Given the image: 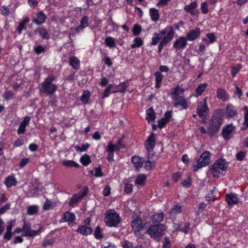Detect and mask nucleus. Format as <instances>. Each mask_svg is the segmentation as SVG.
I'll return each mask as SVG.
<instances>
[{"mask_svg":"<svg viewBox=\"0 0 248 248\" xmlns=\"http://www.w3.org/2000/svg\"><path fill=\"white\" fill-rule=\"evenodd\" d=\"M175 32L172 26H168L164 29L160 31L159 32H155L152 38L151 45L155 46L159 42L158 52L160 53L163 47L171 41L174 35Z\"/></svg>","mask_w":248,"mask_h":248,"instance_id":"1","label":"nucleus"},{"mask_svg":"<svg viewBox=\"0 0 248 248\" xmlns=\"http://www.w3.org/2000/svg\"><path fill=\"white\" fill-rule=\"evenodd\" d=\"M56 78L55 76H49L45 78V80L39 85V90L40 93H45L47 95L53 94L57 89V86L53 83Z\"/></svg>","mask_w":248,"mask_h":248,"instance_id":"2","label":"nucleus"},{"mask_svg":"<svg viewBox=\"0 0 248 248\" xmlns=\"http://www.w3.org/2000/svg\"><path fill=\"white\" fill-rule=\"evenodd\" d=\"M222 114L220 110L216 111L210 121V126L208 129L210 136L216 133L219 129L222 123Z\"/></svg>","mask_w":248,"mask_h":248,"instance_id":"3","label":"nucleus"},{"mask_svg":"<svg viewBox=\"0 0 248 248\" xmlns=\"http://www.w3.org/2000/svg\"><path fill=\"white\" fill-rule=\"evenodd\" d=\"M121 220L120 216L114 209H109L106 211L105 222L107 226L116 227Z\"/></svg>","mask_w":248,"mask_h":248,"instance_id":"4","label":"nucleus"},{"mask_svg":"<svg viewBox=\"0 0 248 248\" xmlns=\"http://www.w3.org/2000/svg\"><path fill=\"white\" fill-rule=\"evenodd\" d=\"M166 229L165 226L162 224L151 225L147 230V233L154 239L159 241L160 238L164 235Z\"/></svg>","mask_w":248,"mask_h":248,"instance_id":"5","label":"nucleus"},{"mask_svg":"<svg viewBox=\"0 0 248 248\" xmlns=\"http://www.w3.org/2000/svg\"><path fill=\"white\" fill-rule=\"evenodd\" d=\"M228 166L227 162L221 158L217 159L212 166L211 172L214 177H216L221 171L225 170Z\"/></svg>","mask_w":248,"mask_h":248,"instance_id":"6","label":"nucleus"},{"mask_svg":"<svg viewBox=\"0 0 248 248\" xmlns=\"http://www.w3.org/2000/svg\"><path fill=\"white\" fill-rule=\"evenodd\" d=\"M210 155L209 152L207 151L204 152L194 164V170L196 171L199 169L207 165L210 161Z\"/></svg>","mask_w":248,"mask_h":248,"instance_id":"7","label":"nucleus"},{"mask_svg":"<svg viewBox=\"0 0 248 248\" xmlns=\"http://www.w3.org/2000/svg\"><path fill=\"white\" fill-rule=\"evenodd\" d=\"M42 228L41 227L38 230H32L31 229V223L26 220H24L22 225V230H23L24 233L21 235V236L33 237L38 235L42 230Z\"/></svg>","mask_w":248,"mask_h":248,"instance_id":"8","label":"nucleus"},{"mask_svg":"<svg viewBox=\"0 0 248 248\" xmlns=\"http://www.w3.org/2000/svg\"><path fill=\"white\" fill-rule=\"evenodd\" d=\"M84 223V225L78 226L77 232L83 235L87 236L91 234L93 232V229L90 226L91 218L90 217L86 218Z\"/></svg>","mask_w":248,"mask_h":248,"instance_id":"9","label":"nucleus"},{"mask_svg":"<svg viewBox=\"0 0 248 248\" xmlns=\"http://www.w3.org/2000/svg\"><path fill=\"white\" fill-rule=\"evenodd\" d=\"M198 115L202 118L205 116L208 111V108L207 103V98H205L202 102H199L196 108Z\"/></svg>","mask_w":248,"mask_h":248,"instance_id":"10","label":"nucleus"},{"mask_svg":"<svg viewBox=\"0 0 248 248\" xmlns=\"http://www.w3.org/2000/svg\"><path fill=\"white\" fill-rule=\"evenodd\" d=\"M172 99L174 101L173 107L176 108H178L181 106L183 109H186L188 107V104L185 98L183 96H178L171 97Z\"/></svg>","mask_w":248,"mask_h":248,"instance_id":"11","label":"nucleus"},{"mask_svg":"<svg viewBox=\"0 0 248 248\" xmlns=\"http://www.w3.org/2000/svg\"><path fill=\"white\" fill-rule=\"evenodd\" d=\"M88 191V187H84L83 191L81 192L76 194L72 197H71L69 202V205L71 206H73L75 203L79 202L83 197L87 195Z\"/></svg>","mask_w":248,"mask_h":248,"instance_id":"12","label":"nucleus"},{"mask_svg":"<svg viewBox=\"0 0 248 248\" xmlns=\"http://www.w3.org/2000/svg\"><path fill=\"white\" fill-rule=\"evenodd\" d=\"M131 225L135 232H139L143 228L142 219L138 216H133Z\"/></svg>","mask_w":248,"mask_h":248,"instance_id":"13","label":"nucleus"},{"mask_svg":"<svg viewBox=\"0 0 248 248\" xmlns=\"http://www.w3.org/2000/svg\"><path fill=\"white\" fill-rule=\"evenodd\" d=\"M146 150L148 154H151L155 145V137L154 133H152L147 138L144 144Z\"/></svg>","mask_w":248,"mask_h":248,"instance_id":"14","label":"nucleus"},{"mask_svg":"<svg viewBox=\"0 0 248 248\" xmlns=\"http://www.w3.org/2000/svg\"><path fill=\"white\" fill-rule=\"evenodd\" d=\"M187 45V41L185 37L182 36L175 40L173 45V47L176 50H183Z\"/></svg>","mask_w":248,"mask_h":248,"instance_id":"15","label":"nucleus"},{"mask_svg":"<svg viewBox=\"0 0 248 248\" xmlns=\"http://www.w3.org/2000/svg\"><path fill=\"white\" fill-rule=\"evenodd\" d=\"M75 219L76 217L74 213L66 212L63 214V217L60 220V222H69V225L72 226L75 223Z\"/></svg>","mask_w":248,"mask_h":248,"instance_id":"16","label":"nucleus"},{"mask_svg":"<svg viewBox=\"0 0 248 248\" xmlns=\"http://www.w3.org/2000/svg\"><path fill=\"white\" fill-rule=\"evenodd\" d=\"M106 150L108 154V156L107 157V160L109 162L113 161L114 151H118L116 146L112 143V141H110L108 142Z\"/></svg>","mask_w":248,"mask_h":248,"instance_id":"17","label":"nucleus"},{"mask_svg":"<svg viewBox=\"0 0 248 248\" xmlns=\"http://www.w3.org/2000/svg\"><path fill=\"white\" fill-rule=\"evenodd\" d=\"M200 29L196 28L194 30L189 31L186 34V37L187 41H193L198 38L200 35Z\"/></svg>","mask_w":248,"mask_h":248,"instance_id":"18","label":"nucleus"},{"mask_svg":"<svg viewBox=\"0 0 248 248\" xmlns=\"http://www.w3.org/2000/svg\"><path fill=\"white\" fill-rule=\"evenodd\" d=\"M226 201L229 206H232L239 202L236 194L232 193L226 195Z\"/></svg>","mask_w":248,"mask_h":248,"instance_id":"19","label":"nucleus"},{"mask_svg":"<svg viewBox=\"0 0 248 248\" xmlns=\"http://www.w3.org/2000/svg\"><path fill=\"white\" fill-rule=\"evenodd\" d=\"M89 18L87 16H83L80 21V24L78 26L75 28L76 32H79L82 31L84 28L89 25Z\"/></svg>","mask_w":248,"mask_h":248,"instance_id":"20","label":"nucleus"},{"mask_svg":"<svg viewBox=\"0 0 248 248\" xmlns=\"http://www.w3.org/2000/svg\"><path fill=\"white\" fill-rule=\"evenodd\" d=\"M34 32L35 33H38L43 39L48 40L50 38V35L48 31L44 27H40L36 28L35 30H34Z\"/></svg>","mask_w":248,"mask_h":248,"instance_id":"21","label":"nucleus"},{"mask_svg":"<svg viewBox=\"0 0 248 248\" xmlns=\"http://www.w3.org/2000/svg\"><path fill=\"white\" fill-rule=\"evenodd\" d=\"M237 115V111L236 108L232 105H228L226 108V117L233 118Z\"/></svg>","mask_w":248,"mask_h":248,"instance_id":"22","label":"nucleus"},{"mask_svg":"<svg viewBox=\"0 0 248 248\" xmlns=\"http://www.w3.org/2000/svg\"><path fill=\"white\" fill-rule=\"evenodd\" d=\"M46 18V16L42 11H40L37 14L36 18L33 17L32 22L40 25L45 22Z\"/></svg>","mask_w":248,"mask_h":248,"instance_id":"23","label":"nucleus"},{"mask_svg":"<svg viewBox=\"0 0 248 248\" xmlns=\"http://www.w3.org/2000/svg\"><path fill=\"white\" fill-rule=\"evenodd\" d=\"M131 162L134 164L135 169L139 170L143 166L144 159L138 156H135L131 158Z\"/></svg>","mask_w":248,"mask_h":248,"instance_id":"24","label":"nucleus"},{"mask_svg":"<svg viewBox=\"0 0 248 248\" xmlns=\"http://www.w3.org/2000/svg\"><path fill=\"white\" fill-rule=\"evenodd\" d=\"M197 7V4L196 2H193L189 5H186L184 7V10L192 15H196L197 13V10L196 8Z\"/></svg>","mask_w":248,"mask_h":248,"instance_id":"25","label":"nucleus"},{"mask_svg":"<svg viewBox=\"0 0 248 248\" xmlns=\"http://www.w3.org/2000/svg\"><path fill=\"white\" fill-rule=\"evenodd\" d=\"M154 155V154H148L147 155L148 159L144 162V167L147 170H150L153 168V167L155 165V162L154 161H151L153 159V157Z\"/></svg>","mask_w":248,"mask_h":248,"instance_id":"26","label":"nucleus"},{"mask_svg":"<svg viewBox=\"0 0 248 248\" xmlns=\"http://www.w3.org/2000/svg\"><path fill=\"white\" fill-rule=\"evenodd\" d=\"M234 130V127L232 125H229L224 127L222 130V136L225 140H228L230 138V135Z\"/></svg>","mask_w":248,"mask_h":248,"instance_id":"27","label":"nucleus"},{"mask_svg":"<svg viewBox=\"0 0 248 248\" xmlns=\"http://www.w3.org/2000/svg\"><path fill=\"white\" fill-rule=\"evenodd\" d=\"M16 180L13 175L8 176L4 181V184L8 188L16 186Z\"/></svg>","mask_w":248,"mask_h":248,"instance_id":"28","label":"nucleus"},{"mask_svg":"<svg viewBox=\"0 0 248 248\" xmlns=\"http://www.w3.org/2000/svg\"><path fill=\"white\" fill-rule=\"evenodd\" d=\"M207 83H202L199 84L195 91L194 96L198 97L201 96L207 88Z\"/></svg>","mask_w":248,"mask_h":248,"instance_id":"29","label":"nucleus"},{"mask_svg":"<svg viewBox=\"0 0 248 248\" xmlns=\"http://www.w3.org/2000/svg\"><path fill=\"white\" fill-rule=\"evenodd\" d=\"M149 14L152 21L156 22L159 20L160 15L158 10L154 8H150L149 10Z\"/></svg>","mask_w":248,"mask_h":248,"instance_id":"30","label":"nucleus"},{"mask_svg":"<svg viewBox=\"0 0 248 248\" xmlns=\"http://www.w3.org/2000/svg\"><path fill=\"white\" fill-rule=\"evenodd\" d=\"M29 21L30 18L29 17L27 16L19 23L16 28V31L19 34H20L22 31L26 29V24Z\"/></svg>","mask_w":248,"mask_h":248,"instance_id":"31","label":"nucleus"},{"mask_svg":"<svg viewBox=\"0 0 248 248\" xmlns=\"http://www.w3.org/2000/svg\"><path fill=\"white\" fill-rule=\"evenodd\" d=\"M164 218V214L162 212L155 214L153 217V223L155 224H160L159 223L163 221Z\"/></svg>","mask_w":248,"mask_h":248,"instance_id":"32","label":"nucleus"},{"mask_svg":"<svg viewBox=\"0 0 248 248\" xmlns=\"http://www.w3.org/2000/svg\"><path fill=\"white\" fill-rule=\"evenodd\" d=\"M70 64L76 70L79 69L80 61L77 57L72 56L69 58Z\"/></svg>","mask_w":248,"mask_h":248,"instance_id":"33","label":"nucleus"},{"mask_svg":"<svg viewBox=\"0 0 248 248\" xmlns=\"http://www.w3.org/2000/svg\"><path fill=\"white\" fill-rule=\"evenodd\" d=\"M146 120L149 121H154L155 119V114L153 108H150L146 110Z\"/></svg>","mask_w":248,"mask_h":248,"instance_id":"34","label":"nucleus"},{"mask_svg":"<svg viewBox=\"0 0 248 248\" xmlns=\"http://www.w3.org/2000/svg\"><path fill=\"white\" fill-rule=\"evenodd\" d=\"M155 88L158 89L161 87L163 80V75L160 72H157L155 73Z\"/></svg>","mask_w":248,"mask_h":248,"instance_id":"35","label":"nucleus"},{"mask_svg":"<svg viewBox=\"0 0 248 248\" xmlns=\"http://www.w3.org/2000/svg\"><path fill=\"white\" fill-rule=\"evenodd\" d=\"M206 37L207 39H203V41H204L208 45L213 43L216 40V37L213 33H207Z\"/></svg>","mask_w":248,"mask_h":248,"instance_id":"36","label":"nucleus"},{"mask_svg":"<svg viewBox=\"0 0 248 248\" xmlns=\"http://www.w3.org/2000/svg\"><path fill=\"white\" fill-rule=\"evenodd\" d=\"M62 163L63 166L66 167L78 168L79 167V164L73 160H64L62 161Z\"/></svg>","mask_w":248,"mask_h":248,"instance_id":"37","label":"nucleus"},{"mask_svg":"<svg viewBox=\"0 0 248 248\" xmlns=\"http://www.w3.org/2000/svg\"><path fill=\"white\" fill-rule=\"evenodd\" d=\"M182 212V206L176 205L171 209L169 214L171 217L175 216L176 215L180 214Z\"/></svg>","mask_w":248,"mask_h":248,"instance_id":"38","label":"nucleus"},{"mask_svg":"<svg viewBox=\"0 0 248 248\" xmlns=\"http://www.w3.org/2000/svg\"><path fill=\"white\" fill-rule=\"evenodd\" d=\"M217 97L222 100V101H225L227 99V94L226 92L222 89H218L217 90Z\"/></svg>","mask_w":248,"mask_h":248,"instance_id":"39","label":"nucleus"},{"mask_svg":"<svg viewBox=\"0 0 248 248\" xmlns=\"http://www.w3.org/2000/svg\"><path fill=\"white\" fill-rule=\"evenodd\" d=\"M39 207L37 205H30L28 207L27 213L29 215H33L38 212Z\"/></svg>","mask_w":248,"mask_h":248,"instance_id":"40","label":"nucleus"},{"mask_svg":"<svg viewBox=\"0 0 248 248\" xmlns=\"http://www.w3.org/2000/svg\"><path fill=\"white\" fill-rule=\"evenodd\" d=\"M185 90L183 88H181L179 86H177L173 89V91L171 93L170 95L171 97H175L180 96V94L183 93Z\"/></svg>","mask_w":248,"mask_h":248,"instance_id":"41","label":"nucleus"},{"mask_svg":"<svg viewBox=\"0 0 248 248\" xmlns=\"http://www.w3.org/2000/svg\"><path fill=\"white\" fill-rule=\"evenodd\" d=\"M80 161L82 164L84 166H87L91 163V160L90 156L87 154L82 156L80 159Z\"/></svg>","mask_w":248,"mask_h":248,"instance_id":"42","label":"nucleus"},{"mask_svg":"<svg viewBox=\"0 0 248 248\" xmlns=\"http://www.w3.org/2000/svg\"><path fill=\"white\" fill-rule=\"evenodd\" d=\"M94 236L97 239H101L103 237L102 230L99 226H97L95 229Z\"/></svg>","mask_w":248,"mask_h":248,"instance_id":"43","label":"nucleus"},{"mask_svg":"<svg viewBox=\"0 0 248 248\" xmlns=\"http://www.w3.org/2000/svg\"><path fill=\"white\" fill-rule=\"evenodd\" d=\"M105 44L109 47H114L116 46V42L113 37H108L105 39Z\"/></svg>","mask_w":248,"mask_h":248,"instance_id":"44","label":"nucleus"},{"mask_svg":"<svg viewBox=\"0 0 248 248\" xmlns=\"http://www.w3.org/2000/svg\"><path fill=\"white\" fill-rule=\"evenodd\" d=\"M90 97V93L88 91H85L80 97V100L84 104H87Z\"/></svg>","mask_w":248,"mask_h":248,"instance_id":"45","label":"nucleus"},{"mask_svg":"<svg viewBox=\"0 0 248 248\" xmlns=\"http://www.w3.org/2000/svg\"><path fill=\"white\" fill-rule=\"evenodd\" d=\"M33 50L37 55H39L46 51V46L42 45H38L34 47Z\"/></svg>","mask_w":248,"mask_h":248,"instance_id":"46","label":"nucleus"},{"mask_svg":"<svg viewBox=\"0 0 248 248\" xmlns=\"http://www.w3.org/2000/svg\"><path fill=\"white\" fill-rule=\"evenodd\" d=\"M146 178V177L144 174H139L137 177L136 184L140 185H143Z\"/></svg>","mask_w":248,"mask_h":248,"instance_id":"47","label":"nucleus"},{"mask_svg":"<svg viewBox=\"0 0 248 248\" xmlns=\"http://www.w3.org/2000/svg\"><path fill=\"white\" fill-rule=\"evenodd\" d=\"M143 44L142 40L139 37L136 38L134 40V43L131 45L132 48L139 47Z\"/></svg>","mask_w":248,"mask_h":248,"instance_id":"48","label":"nucleus"},{"mask_svg":"<svg viewBox=\"0 0 248 248\" xmlns=\"http://www.w3.org/2000/svg\"><path fill=\"white\" fill-rule=\"evenodd\" d=\"M122 247L124 248H142V246L140 245L134 247L132 243L127 241H125L122 243Z\"/></svg>","mask_w":248,"mask_h":248,"instance_id":"49","label":"nucleus"},{"mask_svg":"<svg viewBox=\"0 0 248 248\" xmlns=\"http://www.w3.org/2000/svg\"><path fill=\"white\" fill-rule=\"evenodd\" d=\"M244 110L245 111V115L243 126H245L244 129H246L248 127V107L247 106L244 107Z\"/></svg>","mask_w":248,"mask_h":248,"instance_id":"50","label":"nucleus"},{"mask_svg":"<svg viewBox=\"0 0 248 248\" xmlns=\"http://www.w3.org/2000/svg\"><path fill=\"white\" fill-rule=\"evenodd\" d=\"M89 146L90 145L87 143L82 145L81 147L77 145L75 147V149L77 152H83L87 150Z\"/></svg>","mask_w":248,"mask_h":248,"instance_id":"51","label":"nucleus"},{"mask_svg":"<svg viewBox=\"0 0 248 248\" xmlns=\"http://www.w3.org/2000/svg\"><path fill=\"white\" fill-rule=\"evenodd\" d=\"M141 31V27L138 24H135L134 26L133 29V33L135 36H138L140 33Z\"/></svg>","mask_w":248,"mask_h":248,"instance_id":"52","label":"nucleus"},{"mask_svg":"<svg viewBox=\"0 0 248 248\" xmlns=\"http://www.w3.org/2000/svg\"><path fill=\"white\" fill-rule=\"evenodd\" d=\"M201 11L203 14H206L208 12V5L206 2L204 1L201 3Z\"/></svg>","mask_w":248,"mask_h":248,"instance_id":"53","label":"nucleus"},{"mask_svg":"<svg viewBox=\"0 0 248 248\" xmlns=\"http://www.w3.org/2000/svg\"><path fill=\"white\" fill-rule=\"evenodd\" d=\"M13 96V92L10 90L6 91L3 94V97L6 100L12 98Z\"/></svg>","mask_w":248,"mask_h":248,"instance_id":"54","label":"nucleus"},{"mask_svg":"<svg viewBox=\"0 0 248 248\" xmlns=\"http://www.w3.org/2000/svg\"><path fill=\"white\" fill-rule=\"evenodd\" d=\"M190 226V224L189 222H186L184 224V226L181 228L180 231L187 234L189 232V229Z\"/></svg>","mask_w":248,"mask_h":248,"instance_id":"55","label":"nucleus"},{"mask_svg":"<svg viewBox=\"0 0 248 248\" xmlns=\"http://www.w3.org/2000/svg\"><path fill=\"white\" fill-rule=\"evenodd\" d=\"M182 185L185 187H189L191 185L190 178L189 177H187L186 179L183 181Z\"/></svg>","mask_w":248,"mask_h":248,"instance_id":"56","label":"nucleus"},{"mask_svg":"<svg viewBox=\"0 0 248 248\" xmlns=\"http://www.w3.org/2000/svg\"><path fill=\"white\" fill-rule=\"evenodd\" d=\"M10 208V203H7L0 208V216L6 213Z\"/></svg>","mask_w":248,"mask_h":248,"instance_id":"57","label":"nucleus"},{"mask_svg":"<svg viewBox=\"0 0 248 248\" xmlns=\"http://www.w3.org/2000/svg\"><path fill=\"white\" fill-rule=\"evenodd\" d=\"M246 153L244 151H240L236 154L237 159L239 161L243 160L246 156Z\"/></svg>","mask_w":248,"mask_h":248,"instance_id":"58","label":"nucleus"},{"mask_svg":"<svg viewBox=\"0 0 248 248\" xmlns=\"http://www.w3.org/2000/svg\"><path fill=\"white\" fill-rule=\"evenodd\" d=\"M169 122H168L166 119L162 118L158 122V127L162 128L163 127Z\"/></svg>","mask_w":248,"mask_h":248,"instance_id":"59","label":"nucleus"},{"mask_svg":"<svg viewBox=\"0 0 248 248\" xmlns=\"http://www.w3.org/2000/svg\"><path fill=\"white\" fill-rule=\"evenodd\" d=\"M51 205V202L48 199H47L43 207V209L44 210H48L50 208V206Z\"/></svg>","mask_w":248,"mask_h":248,"instance_id":"60","label":"nucleus"},{"mask_svg":"<svg viewBox=\"0 0 248 248\" xmlns=\"http://www.w3.org/2000/svg\"><path fill=\"white\" fill-rule=\"evenodd\" d=\"M133 188V185L132 184H126L125 186L124 191L126 193L129 194L132 191Z\"/></svg>","mask_w":248,"mask_h":248,"instance_id":"61","label":"nucleus"},{"mask_svg":"<svg viewBox=\"0 0 248 248\" xmlns=\"http://www.w3.org/2000/svg\"><path fill=\"white\" fill-rule=\"evenodd\" d=\"M94 176L96 177H101L103 176L100 167H96L94 168Z\"/></svg>","mask_w":248,"mask_h":248,"instance_id":"62","label":"nucleus"},{"mask_svg":"<svg viewBox=\"0 0 248 248\" xmlns=\"http://www.w3.org/2000/svg\"><path fill=\"white\" fill-rule=\"evenodd\" d=\"M115 146H116L117 149L118 150V151H119L122 148H125V146L124 145V144L123 143V141H122V139H120L118 141H117V143L116 144V145H115Z\"/></svg>","mask_w":248,"mask_h":248,"instance_id":"63","label":"nucleus"},{"mask_svg":"<svg viewBox=\"0 0 248 248\" xmlns=\"http://www.w3.org/2000/svg\"><path fill=\"white\" fill-rule=\"evenodd\" d=\"M53 242L54 241L52 239H45L42 244V246L44 248H46L48 246L52 245Z\"/></svg>","mask_w":248,"mask_h":248,"instance_id":"64","label":"nucleus"}]
</instances>
